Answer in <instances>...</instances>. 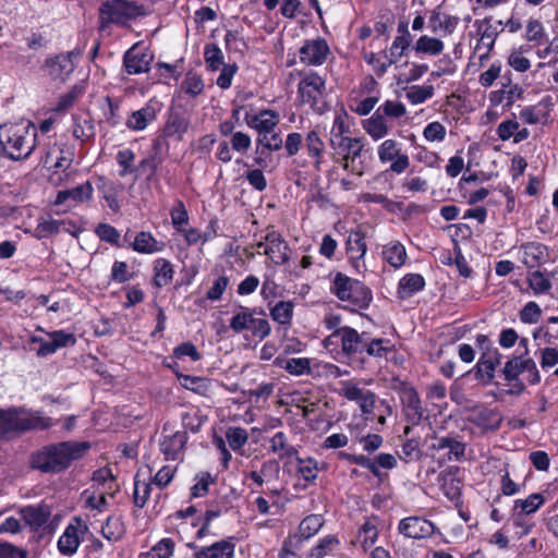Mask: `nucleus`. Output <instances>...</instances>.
Instances as JSON below:
<instances>
[{"label":"nucleus","instance_id":"nucleus-1","mask_svg":"<svg viewBox=\"0 0 558 558\" xmlns=\"http://www.w3.org/2000/svg\"><path fill=\"white\" fill-rule=\"evenodd\" d=\"M90 449L88 441H60L44 446L32 454L31 465L43 473L58 474L68 470Z\"/></svg>","mask_w":558,"mask_h":558},{"label":"nucleus","instance_id":"nucleus-2","mask_svg":"<svg viewBox=\"0 0 558 558\" xmlns=\"http://www.w3.org/2000/svg\"><path fill=\"white\" fill-rule=\"evenodd\" d=\"M36 140L37 129L29 121L0 125V149L12 160L27 158L36 147Z\"/></svg>","mask_w":558,"mask_h":558},{"label":"nucleus","instance_id":"nucleus-3","mask_svg":"<svg viewBox=\"0 0 558 558\" xmlns=\"http://www.w3.org/2000/svg\"><path fill=\"white\" fill-rule=\"evenodd\" d=\"M51 417L24 409L0 410V438L10 433H25L33 429H48L53 426Z\"/></svg>","mask_w":558,"mask_h":558},{"label":"nucleus","instance_id":"nucleus-4","mask_svg":"<svg viewBox=\"0 0 558 558\" xmlns=\"http://www.w3.org/2000/svg\"><path fill=\"white\" fill-rule=\"evenodd\" d=\"M145 15V9L135 1L105 0L98 10L99 31L105 32L110 24L128 26L131 21Z\"/></svg>","mask_w":558,"mask_h":558},{"label":"nucleus","instance_id":"nucleus-5","mask_svg":"<svg viewBox=\"0 0 558 558\" xmlns=\"http://www.w3.org/2000/svg\"><path fill=\"white\" fill-rule=\"evenodd\" d=\"M368 336V332L363 331L360 333L354 328L344 326L332 331L326 341H329L335 337L339 338L342 353L348 359L349 364L353 368L364 369L368 362V359L365 357Z\"/></svg>","mask_w":558,"mask_h":558},{"label":"nucleus","instance_id":"nucleus-6","mask_svg":"<svg viewBox=\"0 0 558 558\" xmlns=\"http://www.w3.org/2000/svg\"><path fill=\"white\" fill-rule=\"evenodd\" d=\"M330 290L338 299L348 301L360 310L367 308L373 300V294L368 287L342 272L336 274Z\"/></svg>","mask_w":558,"mask_h":558},{"label":"nucleus","instance_id":"nucleus-7","mask_svg":"<svg viewBox=\"0 0 558 558\" xmlns=\"http://www.w3.org/2000/svg\"><path fill=\"white\" fill-rule=\"evenodd\" d=\"M230 328L236 333L250 331L253 337L260 340L268 337L271 331L264 310L246 306H240V310L234 313L230 319Z\"/></svg>","mask_w":558,"mask_h":558},{"label":"nucleus","instance_id":"nucleus-8","mask_svg":"<svg viewBox=\"0 0 558 558\" xmlns=\"http://www.w3.org/2000/svg\"><path fill=\"white\" fill-rule=\"evenodd\" d=\"M298 94L303 104L310 105L317 112L326 109V80L316 72L305 73L298 84Z\"/></svg>","mask_w":558,"mask_h":558},{"label":"nucleus","instance_id":"nucleus-9","mask_svg":"<svg viewBox=\"0 0 558 558\" xmlns=\"http://www.w3.org/2000/svg\"><path fill=\"white\" fill-rule=\"evenodd\" d=\"M526 373V379L531 385H536L541 380L536 363L531 357L514 356L508 360L502 369L507 381L517 380L521 374Z\"/></svg>","mask_w":558,"mask_h":558},{"label":"nucleus","instance_id":"nucleus-10","mask_svg":"<svg viewBox=\"0 0 558 558\" xmlns=\"http://www.w3.org/2000/svg\"><path fill=\"white\" fill-rule=\"evenodd\" d=\"M399 391L402 411L407 421L412 425L420 424L424 415V408L417 391L414 387L403 381H400Z\"/></svg>","mask_w":558,"mask_h":558},{"label":"nucleus","instance_id":"nucleus-11","mask_svg":"<svg viewBox=\"0 0 558 558\" xmlns=\"http://www.w3.org/2000/svg\"><path fill=\"white\" fill-rule=\"evenodd\" d=\"M340 395L349 401L356 402L364 414H371L373 412L376 399L373 391L361 388L351 380H343L340 383Z\"/></svg>","mask_w":558,"mask_h":558},{"label":"nucleus","instance_id":"nucleus-12","mask_svg":"<svg viewBox=\"0 0 558 558\" xmlns=\"http://www.w3.org/2000/svg\"><path fill=\"white\" fill-rule=\"evenodd\" d=\"M378 158L381 162L392 161L390 170L402 173L410 165L409 157L401 154L400 145L395 140H386L378 147Z\"/></svg>","mask_w":558,"mask_h":558},{"label":"nucleus","instance_id":"nucleus-13","mask_svg":"<svg viewBox=\"0 0 558 558\" xmlns=\"http://www.w3.org/2000/svg\"><path fill=\"white\" fill-rule=\"evenodd\" d=\"M518 252L520 254V260L527 268H537L547 263L549 259L548 247L545 244L536 241L522 243L518 247Z\"/></svg>","mask_w":558,"mask_h":558},{"label":"nucleus","instance_id":"nucleus-14","mask_svg":"<svg viewBox=\"0 0 558 558\" xmlns=\"http://www.w3.org/2000/svg\"><path fill=\"white\" fill-rule=\"evenodd\" d=\"M329 52V46L325 39L306 40L300 48V60L306 65L318 66L326 61Z\"/></svg>","mask_w":558,"mask_h":558},{"label":"nucleus","instance_id":"nucleus-15","mask_svg":"<svg viewBox=\"0 0 558 558\" xmlns=\"http://www.w3.org/2000/svg\"><path fill=\"white\" fill-rule=\"evenodd\" d=\"M154 56L147 50H138L137 45L132 46L123 56V65L129 74L147 73Z\"/></svg>","mask_w":558,"mask_h":558},{"label":"nucleus","instance_id":"nucleus-16","mask_svg":"<svg viewBox=\"0 0 558 558\" xmlns=\"http://www.w3.org/2000/svg\"><path fill=\"white\" fill-rule=\"evenodd\" d=\"M398 530L405 537L420 539L432 536L435 532V525L426 519L409 517L400 521Z\"/></svg>","mask_w":558,"mask_h":558},{"label":"nucleus","instance_id":"nucleus-17","mask_svg":"<svg viewBox=\"0 0 558 558\" xmlns=\"http://www.w3.org/2000/svg\"><path fill=\"white\" fill-rule=\"evenodd\" d=\"M78 52L70 51L60 53L54 57L47 58L45 69L52 78L65 80L74 71L73 57H77Z\"/></svg>","mask_w":558,"mask_h":558},{"label":"nucleus","instance_id":"nucleus-18","mask_svg":"<svg viewBox=\"0 0 558 558\" xmlns=\"http://www.w3.org/2000/svg\"><path fill=\"white\" fill-rule=\"evenodd\" d=\"M501 353L498 348L495 350H488V352H482L474 369L476 379L483 380L486 384L493 381L495 377V371L501 363Z\"/></svg>","mask_w":558,"mask_h":558},{"label":"nucleus","instance_id":"nucleus-19","mask_svg":"<svg viewBox=\"0 0 558 558\" xmlns=\"http://www.w3.org/2000/svg\"><path fill=\"white\" fill-rule=\"evenodd\" d=\"M290 247L281 234L269 231L266 234L265 255L276 265H283L289 260Z\"/></svg>","mask_w":558,"mask_h":558},{"label":"nucleus","instance_id":"nucleus-20","mask_svg":"<svg viewBox=\"0 0 558 558\" xmlns=\"http://www.w3.org/2000/svg\"><path fill=\"white\" fill-rule=\"evenodd\" d=\"M330 145L335 151L344 159V169L349 168V160L354 161L361 156L364 144L362 138L337 137L330 138Z\"/></svg>","mask_w":558,"mask_h":558},{"label":"nucleus","instance_id":"nucleus-21","mask_svg":"<svg viewBox=\"0 0 558 558\" xmlns=\"http://www.w3.org/2000/svg\"><path fill=\"white\" fill-rule=\"evenodd\" d=\"M459 21L458 16L442 13L438 5L430 12L427 23L428 28L435 35L449 36L457 29Z\"/></svg>","mask_w":558,"mask_h":558},{"label":"nucleus","instance_id":"nucleus-22","mask_svg":"<svg viewBox=\"0 0 558 558\" xmlns=\"http://www.w3.org/2000/svg\"><path fill=\"white\" fill-rule=\"evenodd\" d=\"M190 128V118L182 110L171 109L161 130L163 137L181 141Z\"/></svg>","mask_w":558,"mask_h":558},{"label":"nucleus","instance_id":"nucleus-23","mask_svg":"<svg viewBox=\"0 0 558 558\" xmlns=\"http://www.w3.org/2000/svg\"><path fill=\"white\" fill-rule=\"evenodd\" d=\"M475 25L481 37L480 41L487 48V51L480 57V60L483 61L488 58V53L493 49L496 38L501 33L502 22L497 21L493 23L492 17H485L481 21H476Z\"/></svg>","mask_w":558,"mask_h":558},{"label":"nucleus","instance_id":"nucleus-24","mask_svg":"<svg viewBox=\"0 0 558 558\" xmlns=\"http://www.w3.org/2000/svg\"><path fill=\"white\" fill-rule=\"evenodd\" d=\"M246 124L258 132V136L265 133H272L280 119L278 112L266 109L256 114L245 117Z\"/></svg>","mask_w":558,"mask_h":558},{"label":"nucleus","instance_id":"nucleus-25","mask_svg":"<svg viewBox=\"0 0 558 558\" xmlns=\"http://www.w3.org/2000/svg\"><path fill=\"white\" fill-rule=\"evenodd\" d=\"M76 524L70 523L58 541V549L64 556H73L81 544L78 525L82 523L80 518H74Z\"/></svg>","mask_w":558,"mask_h":558},{"label":"nucleus","instance_id":"nucleus-26","mask_svg":"<svg viewBox=\"0 0 558 558\" xmlns=\"http://www.w3.org/2000/svg\"><path fill=\"white\" fill-rule=\"evenodd\" d=\"M234 543L222 539L198 548L194 551L193 558H234Z\"/></svg>","mask_w":558,"mask_h":558},{"label":"nucleus","instance_id":"nucleus-27","mask_svg":"<svg viewBox=\"0 0 558 558\" xmlns=\"http://www.w3.org/2000/svg\"><path fill=\"white\" fill-rule=\"evenodd\" d=\"M20 512L25 523L32 529L37 530L48 522L51 515V508L48 505L40 504L26 506Z\"/></svg>","mask_w":558,"mask_h":558},{"label":"nucleus","instance_id":"nucleus-28","mask_svg":"<svg viewBox=\"0 0 558 558\" xmlns=\"http://www.w3.org/2000/svg\"><path fill=\"white\" fill-rule=\"evenodd\" d=\"M165 244L157 241L150 232L141 231L136 234L132 248L141 254H154L161 252Z\"/></svg>","mask_w":558,"mask_h":558},{"label":"nucleus","instance_id":"nucleus-29","mask_svg":"<svg viewBox=\"0 0 558 558\" xmlns=\"http://www.w3.org/2000/svg\"><path fill=\"white\" fill-rule=\"evenodd\" d=\"M363 128L374 141L385 137L390 130L385 117L377 110L372 117L363 121Z\"/></svg>","mask_w":558,"mask_h":558},{"label":"nucleus","instance_id":"nucleus-30","mask_svg":"<svg viewBox=\"0 0 558 558\" xmlns=\"http://www.w3.org/2000/svg\"><path fill=\"white\" fill-rule=\"evenodd\" d=\"M274 364L294 376H301L311 372V363L306 357L287 359L278 356L275 359Z\"/></svg>","mask_w":558,"mask_h":558},{"label":"nucleus","instance_id":"nucleus-31","mask_svg":"<svg viewBox=\"0 0 558 558\" xmlns=\"http://www.w3.org/2000/svg\"><path fill=\"white\" fill-rule=\"evenodd\" d=\"M383 258L393 268H400L405 264L407 251L399 241L390 242L383 247Z\"/></svg>","mask_w":558,"mask_h":558},{"label":"nucleus","instance_id":"nucleus-32","mask_svg":"<svg viewBox=\"0 0 558 558\" xmlns=\"http://www.w3.org/2000/svg\"><path fill=\"white\" fill-rule=\"evenodd\" d=\"M425 287V280L420 274H407L398 284V293L401 299H407L420 292Z\"/></svg>","mask_w":558,"mask_h":558},{"label":"nucleus","instance_id":"nucleus-33","mask_svg":"<svg viewBox=\"0 0 558 558\" xmlns=\"http://www.w3.org/2000/svg\"><path fill=\"white\" fill-rule=\"evenodd\" d=\"M347 252L351 259L361 260L367 251L365 235L361 230H352L347 239Z\"/></svg>","mask_w":558,"mask_h":558},{"label":"nucleus","instance_id":"nucleus-34","mask_svg":"<svg viewBox=\"0 0 558 558\" xmlns=\"http://www.w3.org/2000/svg\"><path fill=\"white\" fill-rule=\"evenodd\" d=\"M186 441L185 433H175L160 444V450L166 460H177Z\"/></svg>","mask_w":558,"mask_h":558},{"label":"nucleus","instance_id":"nucleus-35","mask_svg":"<svg viewBox=\"0 0 558 558\" xmlns=\"http://www.w3.org/2000/svg\"><path fill=\"white\" fill-rule=\"evenodd\" d=\"M93 195V186L90 182H85L76 187L71 190L60 191L56 198V204L60 205L65 203L68 199H73L75 202H85L89 201Z\"/></svg>","mask_w":558,"mask_h":558},{"label":"nucleus","instance_id":"nucleus-36","mask_svg":"<svg viewBox=\"0 0 558 558\" xmlns=\"http://www.w3.org/2000/svg\"><path fill=\"white\" fill-rule=\"evenodd\" d=\"M305 147L308 156L314 159L315 169L319 171L323 163L325 144L316 131H311L307 133L305 137Z\"/></svg>","mask_w":558,"mask_h":558},{"label":"nucleus","instance_id":"nucleus-37","mask_svg":"<svg viewBox=\"0 0 558 558\" xmlns=\"http://www.w3.org/2000/svg\"><path fill=\"white\" fill-rule=\"evenodd\" d=\"M378 518L372 517L366 519V521L359 529L357 538L361 543L362 548L366 551L371 548L378 538Z\"/></svg>","mask_w":558,"mask_h":558},{"label":"nucleus","instance_id":"nucleus-38","mask_svg":"<svg viewBox=\"0 0 558 558\" xmlns=\"http://www.w3.org/2000/svg\"><path fill=\"white\" fill-rule=\"evenodd\" d=\"M156 119V110L153 106H145L137 111L132 112L126 121V126L134 131L144 130L149 122Z\"/></svg>","mask_w":558,"mask_h":558},{"label":"nucleus","instance_id":"nucleus-39","mask_svg":"<svg viewBox=\"0 0 558 558\" xmlns=\"http://www.w3.org/2000/svg\"><path fill=\"white\" fill-rule=\"evenodd\" d=\"M269 450L278 454L280 459L291 458L298 454V449L289 444L288 436L283 432H277L269 440Z\"/></svg>","mask_w":558,"mask_h":558},{"label":"nucleus","instance_id":"nucleus-40","mask_svg":"<svg viewBox=\"0 0 558 558\" xmlns=\"http://www.w3.org/2000/svg\"><path fill=\"white\" fill-rule=\"evenodd\" d=\"M444 48L445 45L439 38L427 35L421 36L413 46L416 53H425L429 56H439L442 53Z\"/></svg>","mask_w":558,"mask_h":558},{"label":"nucleus","instance_id":"nucleus-41","mask_svg":"<svg viewBox=\"0 0 558 558\" xmlns=\"http://www.w3.org/2000/svg\"><path fill=\"white\" fill-rule=\"evenodd\" d=\"M155 277L154 281L157 287H165L172 281L173 268L169 260L158 258L154 263Z\"/></svg>","mask_w":558,"mask_h":558},{"label":"nucleus","instance_id":"nucleus-42","mask_svg":"<svg viewBox=\"0 0 558 558\" xmlns=\"http://www.w3.org/2000/svg\"><path fill=\"white\" fill-rule=\"evenodd\" d=\"M179 379L185 389L192 390L198 395L206 396L210 390L211 381L206 377L179 375Z\"/></svg>","mask_w":558,"mask_h":558},{"label":"nucleus","instance_id":"nucleus-43","mask_svg":"<svg viewBox=\"0 0 558 558\" xmlns=\"http://www.w3.org/2000/svg\"><path fill=\"white\" fill-rule=\"evenodd\" d=\"M545 502V498L542 494L535 493L527 496L525 499H517L514 501V510H520V514H531L537 511Z\"/></svg>","mask_w":558,"mask_h":558},{"label":"nucleus","instance_id":"nucleus-44","mask_svg":"<svg viewBox=\"0 0 558 558\" xmlns=\"http://www.w3.org/2000/svg\"><path fill=\"white\" fill-rule=\"evenodd\" d=\"M526 281L536 295L547 293L553 287L550 279L541 270L529 272Z\"/></svg>","mask_w":558,"mask_h":558},{"label":"nucleus","instance_id":"nucleus-45","mask_svg":"<svg viewBox=\"0 0 558 558\" xmlns=\"http://www.w3.org/2000/svg\"><path fill=\"white\" fill-rule=\"evenodd\" d=\"M101 534L110 542L119 541L124 534L123 522L118 517H108L101 526Z\"/></svg>","mask_w":558,"mask_h":558},{"label":"nucleus","instance_id":"nucleus-46","mask_svg":"<svg viewBox=\"0 0 558 558\" xmlns=\"http://www.w3.org/2000/svg\"><path fill=\"white\" fill-rule=\"evenodd\" d=\"M474 422L484 429L496 430L500 427L501 417L490 409H482L476 413Z\"/></svg>","mask_w":558,"mask_h":558},{"label":"nucleus","instance_id":"nucleus-47","mask_svg":"<svg viewBox=\"0 0 558 558\" xmlns=\"http://www.w3.org/2000/svg\"><path fill=\"white\" fill-rule=\"evenodd\" d=\"M339 545V541L333 535L325 536L319 541V543L313 547L306 558H324L325 556L331 554Z\"/></svg>","mask_w":558,"mask_h":558},{"label":"nucleus","instance_id":"nucleus-48","mask_svg":"<svg viewBox=\"0 0 558 558\" xmlns=\"http://www.w3.org/2000/svg\"><path fill=\"white\" fill-rule=\"evenodd\" d=\"M390 341L388 339L383 338H372L368 336L365 357H383L386 356L388 352L391 351Z\"/></svg>","mask_w":558,"mask_h":558},{"label":"nucleus","instance_id":"nucleus-49","mask_svg":"<svg viewBox=\"0 0 558 558\" xmlns=\"http://www.w3.org/2000/svg\"><path fill=\"white\" fill-rule=\"evenodd\" d=\"M323 524L324 518L320 514H310L301 521L300 534L304 538H310L322 529Z\"/></svg>","mask_w":558,"mask_h":558},{"label":"nucleus","instance_id":"nucleus-50","mask_svg":"<svg viewBox=\"0 0 558 558\" xmlns=\"http://www.w3.org/2000/svg\"><path fill=\"white\" fill-rule=\"evenodd\" d=\"M204 58L207 68L211 71L225 65L223 53L216 44H207L204 48Z\"/></svg>","mask_w":558,"mask_h":558},{"label":"nucleus","instance_id":"nucleus-51","mask_svg":"<svg viewBox=\"0 0 558 558\" xmlns=\"http://www.w3.org/2000/svg\"><path fill=\"white\" fill-rule=\"evenodd\" d=\"M272 319L281 325L291 323L293 315V304L291 302L280 301L271 310Z\"/></svg>","mask_w":558,"mask_h":558},{"label":"nucleus","instance_id":"nucleus-52","mask_svg":"<svg viewBox=\"0 0 558 558\" xmlns=\"http://www.w3.org/2000/svg\"><path fill=\"white\" fill-rule=\"evenodd\" d=\"M171 222L178 232L184 231V226L189 222L187 210L182 201H177L170 210Z\"/></svg>","mask_w":558,"mask_h":558},{"label":"nucleus","instance_id":"nucleus-53","mask_svg":"<svg viewBox=\"0 0 558 558\" xmlns=\"http://www.w3.org/2000/svg\"><path fill=\"white\" fill-rule=\"evenodd\" d=\"M226 438L232 450L241 449L248 440V434L246 429L242 427L232 426L226 432Z\"/></svg>","mask_w":558,"mask_h":558},{"label":"nucleus","instance_id":"nucleus-54","mask_svg":"<svg viewBox=\"0 0 558 558\" xmlns=\"http://www.w3.org/2000/svg\"><path fill=\"white\" fill-rule=\"evenodd\" d=\"M365 61L373 66L376 75L381 77L391 65V61L388 60L387 52H384L383 56H378L374 52H368L364 56Z\"/></svg>","mask_w":558,"mask_h":558},{"label":"nucleus","instance_id":"nucleus-55","mask_svg":"<svg viewBox=\"0 0 558 558\" xmlns=\"http://www.w3.org/2000/svg\"><path fill=\"white\" fill-rule=\"evenodd\" d=\"M181 89L191 95L192 97H196L204 90V82L202 77L195 73H187L185 78L181 84Z\"/></svg>","mask_w":558,"mask_h":558},{"label":"nucleus","instance_id":"nucleus-56","mask_svg":"<svg viewBox=\"0 0 558 558\" xmlns=\"http://www.w3.org/2000/svg\"><path fill=\"white\" fill-rule=\"evenodd\" d=\"M118 165L121 167V170L119 171L120 177H125L130 173H133L136 171V169L133 167V162L135 159V154L131 149H122L117 153L116 156Z\"/></svg>","mask_w":558,"mask_h":558},{"label":"nucleus","instance_id":"nucleus-57","mask_svg":"<svg viewBox=\"0 0 558 558\" xmlns=\"http://www.w3.org/2000/svg\"><path fill=\"white\" fill-rule=\"evenodd\" d=\"M433 95V85L412 86L407 93V98L410 100L411 104L418 105L432 98Z\"/></svg>","mask_w":558,"mask_h":558},{"label":"nucleus","instance_id":"nucleus-58","mask_svg":"<svg viewBox=\"0 0 558 558\" xmlns=\"http://www.w3.org/2000/svg\"><path fill=\"white\" fill-rule=\"evenodd\" d=\"M174 542L171 538H162L148 553L146 558H169L172 556Z\"/></svg>","mask_w":558,"mask_h":558},{"label":"nucleus","instance_id":"nucleus-59","mask_svg":"<svg viewBox=\"0 0 558 558\" xmlns=\"http://www.w3.org/2000/svg\"><path fill=\"white\" fill-rule=\"evenodd\" d=\"M298 472L305 481H315L318 472L317 461L312 458H298Z\"/></svg>","mask_w":558,"mask_h":558},{"label":"nucleus","instance_id":"nucleus-60","mask_svg":"<svg viewBox=\"0 0 558 558\" xmlns=\"http://www.w3.org/2000/svg\"><path fill=\"white\" fill-rule=\"evenodd\" d=\"M95 233L97 234V236L101 241L108 242V243H110L112 245L120 246V244H119L120 233L111 225H109V223H99L96 227V229H95Z\"/></svg>","mask_w":558,"mask_h":558},{"label":"nucleus","instance_id":"nucleus-61","mask_svg":"<svg viewBox=\"0 0 558 558\" xmlns=\"http://www.w3.org/2000/svg\"><path fill=\"white\" fill-rule=\"evenodd\" d=\"M226 48L229 51L239 52L240 54H244L247 50V44L244 38L240 37L238 32L228 31L225 36Z\"/></svg>","mask_w":558,"mask_h":558},{"label":"nucleus","instance_id":"nucleus-62","mask_svg":"<svg viewBox=\"0 0 558 558\" xmlns=\"http://www.w3.org/2000/svg\"><path fill=\"white\" fill-rule=\"evenodd\" d=\"M542 316V310L536 302H527L520 312V319L524 324H535Z\"/></svg>","mask_w":558,"mask_h":558},{"label":"nucleus","instance_id":"nucleus-63","mask_svg":"<svg viewBox=\"0 0 558 558\" xmlns=\"http://www.w3.org/2000/svg\"><path fill=\"white\" fill-rule=\"evenodd\" d=\"M377 111L388 118H401L405 114V106L400 101L387 100L378 107Z\"/></svg>","mask_w":558,"mask_h":558},{"label":"nucleus","instance_id":"nucleus-64","mask_svg":"<svg viewBox=\"0 0 558 558\" xmlns=\"http://www.w3.org/2000/svg\"><path fill=\"white\" fill-rule=\"evenodd\" d=\"M508 63L513 70L518 72H525L531 66L530 60L523 56V47L513 50L509 54Z\"/></svg>","mask_w":558,"mask_h":558}]
</instances>
